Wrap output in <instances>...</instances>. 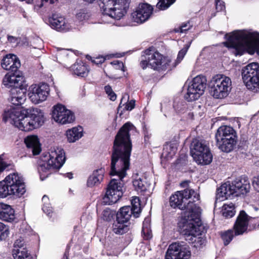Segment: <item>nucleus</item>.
<instances>
[{
	"label": "nucleus",
	"mask_w": 259,
	"mask_h": 259,
	"mask_svg": "<svg viewBox=\"0 0 259 259\" xmlns=\"http://www.w3.org/2000/svg\"><path fill=\"white\" fill-rule=\"evenodd\" d=\"M170 60L163 56L153 48L145 51L142 55L140 66L145 69L150 67L158 71L166 70L169 66Z\"/></svg>",
	"instance_id": "6e6552de"
},
{
	"label": "nucleus",
	"mask_w": 259,
	"mask_h": 259,
	"mask_svg": "<svg viewBox=\"0 0 259 259\" xmlns=\"http://www.w3.org/2000/svg\"><path fill=\"white\" fill-rule=\"evenodd\" d=\"M106 93L108 95L109 99L111 101H115L116 99V95L113 91L110 85H106L104 88Z\"/></svg>",
	"instance_id": "79ce46f5"
},
{
	"label": "nucleus",
	"mask_w": 259,
	"mask_h": 259,
	"mask_svg": "<svg viewBox=\"0 0 259 259\" xmlns=\"http://www.w3.org/2000/svg\"><path fill=\"white\" fill-rule=\"evenodd\" d=\"M66 175V177H68L69 179H71L73 178V174L71 173H67Z\"/></svg>",
	"instance_id": "bf43d9fd"
},
{
	"label": "nucleus",
	"mask_w": 259,
	"mask_h": 259,
	"mask_svg": "<svg viewBox=\"0 0 259 259\" xmlns=\"http://www.w3.org/2000/svg\"><path fill=\"white\" fill-rule=\"evenodd\" d=\"M254 210H256V211H257V210H258V208H256V207H254Z\"/></svg>",
	"instance_id": "774afa93"
},
{
	"label": "nucleus",
	"mask_w": 259,
	"mask_h": 259,
	"mask_svg": "<svg viewBox=\"0 0 259 259\" xmlns=\"http://www.w3.org/2000/svg\"><path fill=\"white\" fill-rule=\"evenodd\" d=\"M57 1V0H50V4H54V3H55Z\"/></svg>",
	"instance_id": "69168bd1"
},
{
	"label": "nucleus",
	"mask_w": 259,
	"mask_h": 259,
	"mask_svg": "<svg viewBox=\"0 0 259 259\" xmlns=\"http://www.w3.org/2000/svg\"><path fill=\"white\" fill-rule=\"evenodd\" d=\"M191 45V42L189 41L185 44L184 47L179 52L178 56L176 59V63L178 64L180 63L186 55L189 48Z\"/></svg>",
	"instance_id": "c9c22d12"
},
{
	"label": "nucleus",
	"mask_w": 259,
	"mask_h": 259,
	"mask_svg": "<svg viewBox=\"0 0 259 259\" xmlns=\"http://www.w3.org/2000/svg\"><path fill=\"white\" fill-rule=\"evenodd\" d=\"M234 206L233 203H230L229 204H225L223 205L222 210V213L225 218H230L235 214Z\"/></svg>",
	"instance_id": "72a5a7b5"
},
{
	"label": "nucleus",
	"mask_w": 259,
	"mask_h": 259,
	"mask_svg": "<svg viewBox=\"0 0 259 259\" xmlns=\"http://www.w3.org/2000/svg\"><path fill=\"white\" fill-rule=\"evenodd\" d=\"M249 219L244 210L240 212L233 227L236 236L242 235L247 231Z\"/></svg>",
	"instance_id": "aec40b11"
},
{
	"label": "nucleus",
	"mask_w": 259,
	"mask_h": 259,
	"mask_svg": "<svg viewBox=\"0 0 259 259\" xmlns=\"http://www.w3.org/2000/svg\"><path fill=\"white\" fill-rule=\"evenodd\" d=\"M48 22L52 28L59 32H67L74 28L70 21L58 14H54L50 16Z\"/></svg>",
	"instance_id": "f3484780"
},
{
	"label": "nucleus",
	"mask_w": 259,
	"mask_h": 259,
	"mask_svg": "<svg viewBox=\"0 0 259 259\" xmlns=\"http://www.w3.org/2000/svg\"><path fill=\"white\" fill-rule=\"evenodd\" d=\"M215 5L218 11H222L225 8L224 3L221 0H215Z\"/></svg>",
	"instance_id": "3c124183"
},
{
	"label": "nucleus",
	"mask_w": 259,
	"mask_h": 259,
	"mask_svg": "<svg viewBox=\"0 0 259 259\" xmlns=\"http://www.w3.org/2000/svg\"><path fill=\"white\" fill-rule=\"evenodd\" d=\"M71 69L73 74L81 77L87 76L89 71L87 66L81 61L75 63Z\"/></svg>",
	"instance_id": "cd10ccee"
},
{
	"label": "nucleus",
	"mask_w": 259,
	"mask_h": 259,
	"mask_svg": "<svg viewBox=\"0 0 259 259\" xmlns=\"http://www.w3.org/2000/svg\"><path fill=\"white\" fill-rule=\"evenodd\" d=\"M12 254L14 259H31V256L28 253L27 249L24 248H14Z\"/></svg>",
	"instance_id": "473e14b6"
},
{
	"label": "nucleus",
	"mask_w": 259,
	"mask_h": 259,
	"mask_svg": "<svg viewBox=\"0 0 259 259\" xmlns=\"http://www.w3.org/2000/svg\"><path fill=\"white\" fill-rule=\"evenodd\" d=\"M114 213L110 209H106L102 212V219L106 221H110L113 217Z\"/></svg>",
	"instance_id": "a19ab883"
},
{
	"label": "nucleus",
	"mask_w": 259,
	"mask_h": 259,
	"mask_svg": "<svg viewBox=\"0 0 259 259\" xmlns=\"http://www.w3.org/2000/svg\"><path fill=\"white\" fill-rule=\"evenodd\" d=\"M217 145L222 151L230 152L234 149L237 142V136L233 127L222 125L217 130L215 135Z\"/></svg>",
	"instance_id": "1a4fd4ad"
},
{
	"label": "nucleus",
	"mask_w": 259,
	"mask_h": 259,
	"mask_svg": "<svg viewBox=\"0 0 259 259\" xmlns=\"http://www.w3.org/2000/svg\"><path fill=\"white\" fill-rule=\"evenodd\" d=\"M176 0H159L156 7L159 10H164L169 7Z\"/></svg>",
	"instance_id": "4c0bfd02"
},
{
	"label": "nucleus",
	"mask_w": 259,
	"mask_h": 259,
	"mask_svg": "<svg viewBox=\"0 0 259 259\" xmlns=\"http://www.w3.org/2000/svg\"><path fill=\"white\" fill-rule=\"evenodd\" d=\"M8 40L10 43L14 45H17L19 42V39L13 36L8 35Z\"/></svg>",
	"instance_id": "603ef678"
},
{
	"label": "nucleus",
	"mask_w": 259,
	"mask_h": 259,
	"mask_svg": "<svg viewBox=\"0 0 259 259\" xmlns=\"http://www.w3.org/2000/svg\"><path fill=\"white\" fill-rule=\"evenodd\" d=\"M234 236L236 235L232 230H229L223 233L222 235V238L224 240V244L225 245H228L232 240Z\"/></svg>",
	"instance_id": "e433bc0d"
},
{
	"label": "nucleus",
	"mask_w": 259,
	"mask_h": 259,
	"mask_svg": "<svg viewBox=\"0 0 259 259\" xmlns=\"http://www.w3.org/2000/svg\"><path fill=\"white\" fill-rule=\"evenodd\" d=\"M42 210L48 215H50L53 212L52 208L50 204L49 205L43 204Z\"/></svg>",
	"instance_id": "8fccbe9b"
},
{
	"label": "nucleus",
	"mask_w": 259,
	"mask_h": 259,
	"mask_svg": "<svg viewBox=\"0 0 259 259\" xmlns=\"http://www.w3.org/2000/svg\"><path fill=\"white\" fill-rule=\"evenodd\" d=\"M83 130L81 126L74 127L68 130L66 132L67 140L70 143H73L78 140L82 136Z\"/></svg>",
	"instance_id": "bb28decb"
},
{
	"label": "nucleus",
	"mask_w": 259,
	"mask_h": 259,
	"mask_svg": "<svg viewBox=\"0 0 259 259\" xmlns=\"http://www.w3.org/2000/svg\"><path fill=\"white\" fill-rule=\"evenodd\" d=\"M190 254V251L187 245L174 243L169 246L165 259H189Z\"/></svg>",
	"instance_id": "dca6fc26"
},
{
	"label": "nucleus",
	"mask_w": 259,
	"mask_h": 259,
	"mask_svg": "<svg viewBox=\"0 0 259 259\" xmlns=\"http://www.w3.org/2000/svg\"><path fill=\"white\" fill-rule=\"evenodd\" d=\"M254 228L255 229L258 230V229H259V223H258V224H256V225H255L254 226Z\"/></svg>",
	"instance_id": "680f3d73"
},
{
	"label": "nucleus",
	"mask_w": 259,
	"mask_h": 259,
	"mask_svg": "<svg viewBox=\"0 0 259 259\" xmlns=\"http://www.w3.org/2000/svg\"><path fill=\"white\" fill-rule=\"evenodd\" d=\"M122 100H123V99L121 100V102L119 104V108H121V104H122Z\"/></svg>",
	"instance_id": "338daca9"
},
{
	"label": "nucleus",
	"mask_w": 259,
	"mask_h": 259,
	"mask_svg": "<svg viewBox=\"0 0 259 259\" xmlns=\"http://www.w3.org/2000/svg\"><path fill=\"white\" fill-rule=\"evenodd\" d=\"M105 172L104 169L101 168L95 170L89 177L87 185L88 187L98 186L102 181Z\"/></svg>",
	"instance_id": "b1692460"
},
{
	"label": "nucleus",
	"mask_w": 259,
	"mask_h": 259,
	"mask_svg": "<svg viewBox=\"0 0 259 259\" xmlns=\"http://www.w3.org/2000/svg\"><path fill=\"white\" fill-rule=\"evenodd\" d=\"M51 115L56 122L66 124L73 122L75 116L73 113L62 104L58 103L52 107Z\"/></svg>",
	"instance_id": "4468645a"
},
{
	"label": "nucleus",
	"mask_w": 259,
	"mask_h": 259,
	"mask_svg": "<svg viewBox=\"0 0 259 259\" xmlns=\"http://www.w3.org/2000/svg\"><path fill=\"white\" fill-rule=\"evenodd\" d=\"M206 82V78L203 75H197L194 77L191 84L188 87L187 93L185 95V99L189 102L197 100L203 94Z\"/></svg>",
	"instance_id": "ddd939ff"
},
{
	"label": "nucleus",
	"mask_w": 259,
	"mask_h": 259,
	"mask_svg": "<svg viewBox=\"0 0 259 259\" xmlns=\"http://www.w3.org/2000/svg\"><path fill=\"white\" fill-rule=\"evenodd\" d=\"M124 106L123 110L126 111H131L133 109L135 106V101L131 100L123 104Z\"/></svg>",
	"instance_id": "c03bdc74"
},
{
	"label": "nucleus",
	"mask_w": 259,
	"mask_h": 259,
	"mask_svg": "<svg viewBox=\"0 0 259 259\" xmlns=\"http://www.w3.org/2000/svg\"><path fill=\"white\" fill-rule=\"evenodd\" d=\"M242 78L246 88L254 92L259 91V64L250 63L242 69Z\"/></svg>",
	"instance_id": "f8f14e48"
},
{
	"label": "nucleus",
	"mask_w": 259,
	"mask_h": 259,
	"mask_svg": "<svg viewBox=\"0 0 259 259\" xmlns=\"http://www.w3.org/2000/svg\"><path fill=\"white\" fill-rule=\"evenodd\" d=\"M188 115H189L190 118H193V115L192 113L189 112Z\"/></svg>",
	"instance_id": "e2e57ef3"
},
{
	"label": "nucleus",
	"mask_w": 259,
	"mask_h": 259,
	"mask_svg": "<svg viewBox=\"0 0 259 259\" xmlns=\"http://www.w3.org/2000/svg\"><path fill=\"white\" fill-rule=\"evenodd\" d=\"M62 259H68V256L67 255L66 252L65 253Z\"/></svg>",
	"instance_id": "0e129e2a"
},
{
	"label": "nucleus",
	"mask_w": 259,
	"mask_h": 259,
	"mask_svg": "<svg viewBox=\"0 0 259 259\" xmlns=\"http://www.w3.org/2000/svg\"><path fill=\"white\" fill-rule=\"evenodd\" d=\"M191 153L198 164L207 165L212 161V155L208 143L204 140L194 139L191 145Z\"/></svg>",
	"instance_id": "9b49d317"
},
{
	"label": "nucleus",
	"mask_w": 259,
	"mask_h": 259,
	"mask_svg": "<svg viewBox=\"0 0 259 259\" xmlns=\"http://www.w3.org/2000/svg\"><path fill=\"white\" fill-rule=\"evenodd\" d=\"M129 230L128 223H125L123 221H116L113 224V231L118 234H122L127 232Z\"/></svg>",
	"instance_id": "c756f323"
},
{
	"label": "nucleus",
	"mask_w": 259,
	"mask_h": 259,
	"mask_svg": "<svg viewBox=\"0 0 259 259\" xmlns=\"http://www.w3.org/2000/svg\"><path fill=\"white\" fill-rule=\"evenodd\" d=\"M3 118L25 132L39 127L45 121L44 113L37 108H11L5 112Z\"/></svg>",
	"instance_id": "7ed1b4c3"
},
{
	"label": "nucleus",
	"mask_w": 259,
	"mask_h": 259,
	"mask_svg": "<svg viewBox=\"0 0 259 259\" xmlns=\"http://www.w3.org/2000/svg\"><path fill=\"white\" fill-rule=\"evenodd\" d=\"M199 199V195L194 190L185 189L176 192L169 198L171 207L186 210L182 219L183 231L187 238L192 242L199 241L198 236L201 234L203 226L201 225L200 207L194 203Z\"/></svg>",
	"instance_id": "f03ea898"
},
{
	"label": "nucleus",
	"mask_w": 259,
	"mask_h": 259,
	"mask_svg": "<svg viewBox=\"0 0 259 259\" xmlns=\"http://www.w3.org/2000/svg\"><path fill=\"white\" fill-rule=\"evenodd\" d=\"M0 219L10 222L15 219V212L10 205L0 203Z\"/></svg>",
	"instance_id": "393cba45"
},
{
	"label": "nucleus",
	"mask_w": 259,
	"mask_h": 259,
	"mask_svg": "<svg viewBox=\"0 0 259 259\" xmlns=\"http://www.w3.org/2000/svg\"><path fill=\"white\" fill-rule=\"evenodd\" d=\"M111 64L113 65L116 69H120L122 71H124V65L122 62H120L119 60H115L113 62H111Z\"/></svg>",
	"instance_id": "a18cd8bd"
},
{
	"label": "nucleus",
	"mask_w": 259,
	"mask_h": 259,
	"mask_svg": "<svg viewBox=\"0 0 259 259\" xmlns=\"http://www.w3.org/2000/svg\"><path fill=\"white\" fill-rule=\"evenodd\" d=\"M24 241L22 239H17L14 244V248H24Z\"/></svg>",
	"instance_id": "de8ad7c7"
},
{
	"label": "nucleus",
	"mask_w": 259,
	"mask_h": 259,
	"mask_svg": "<svg viewBox=\"0 0 259 259\" xmlns=\"http://www.w3.org/2000/svg\"><path fill=\"white\" fill-rule=\"evenodd\" d=\"M7 166L6 163L3 161V159L0 157V174L4 171Z\"/></svg>",
	"instance_id": "6e6d98bb"
},
{
	"label": "nucleus",
	"mask_w": 259,
	"mask_h": 259,
	"mask_svg": "<svg viewBox=\"0 0 259 259\" xmlns=\"http://www.w3.org/2000/svg\"><path fill=\"white\" fill-rule=\"evenodd\" d=\"M192 26L190 25L189 22H187L186 23L183 24L182 26L177 30V32H180L181 33L185 32L186 31L188 30L191 28Z\"/></svg>",
	"instance_id": "49530a36"
},
{
	"label": "nucleus",
	"mask_w": 259,
	"mask_h": 259,
	"mask_svg": "<svg viewBox=\"0 0 259 259\" xmlns=\"http://www.w3.org/2000/svg\"><path fill=\"white\" fill-rule=\"evenodd\" d=\"M1 66L5 70H9L12 72H16L20 67L21 64L18 57L14 54L6 55L3 59Z\"/></svg>",
	"instance_id": "412c9836"
},
{
	"label": "nucleus",
	"mask_w": 259,
	"mask_h": 259,
	"mask_svg": "<svg viewBox=\"0 0 259 259\" xmlns=\"http://www.w3.org/2000/svg\"><path fill=\"white\" fill-rule=\"evenodd\" d=\"M24 143L27 147L31 150L33 155H36L41 151L40 144L37 136L29 135L24 139Z\"/></svg>",
	"instance_id": "5701e85b"
},
{
	"label": "nucleus",
	"mask_w": 259,
	"mask_h": 259,
	"mask_svg": "<svg viewBox=\"0 0 259 259\" xmlns=\"http://www.w3.org/2000/svg\"><path fill=\"white\" fill-rule=\"evenodd\" d=\"M250 185L247 177L236 178L231 183H225L217 190L215 204L223 201L231 196H239L249 191Z\"/></svg>",
	"instance_id": "423d86ee"
},
{
	"label": "nucleus",
	"mask_w": 259,
	"mask_h": 259,
	"mask_svg": "<svg viewBox=\"0 0 259 259\" xmlns=\"http://www.w3.org/2000/svg\"><path fill=\"white\" fill-rule=\"evenodd\" d=\"M65 161V152L60 147L53 148L48 153L43 154L38 167L40 179L44 180L54 170L60 169Z\"/></svg>",
	"instance_id": "39448f33"
},
{
	"label": "nucleus",
	"mask_w": 259,
	"mask_h": 259,
	"mask_svg": "<svg viewBox=\"0 0 259 259\" xmlns=\"http://www.w3.org/2000/svg\"><path fill=\"white\" fill-rule=\"evenodd\" d=\"M9 233L8 227L0 222V240L6 239L8 236Z\"/></svg>",
	"instance_id": "ea45409f"
},
{
	"label": "nucleus",
	"mask_w": 259,
	"mask_h": 259,
	"mask_svg": "<svg viewBox=\"0 0 259 259\" xmlns=\"http://www.w3.org/2000/svg\"><path fill=\"white\" fill-rule=\"evenodd\" d=\"M153 8L147 3L141 4L132 14L133 21L141 24L148 20L152 15Z\"/></svg>",
	"instance_id": "a211bd4d"
},
{
	"label": "nucleus",
	"mask_w": 259,
	"mask_h": 259,
	"mask_svg": "<svg viewBox=\"0 0 259 259\" xmlns=\"http://www.w3.org/2000/svg\"><path fill=\"white\" fill-rule=\"evenodd\" d=\"M224 45L235 56L245 53L259 54V33L250 30L235 31L229 35Z\"/></svg>",
	"instance_id": "20e7f679"
},
{
	"label": "nucleus",
	"mask_w": 259,
	"mask_h": 259,
	"mask_svg": "<svg viewBox=\"0 0 259 259\" xmlns=\"http://www.w3.org/2000/svg\"><path fill=\"white\" fill-rule=\"evenodd\" d=\"M175 108L176 110L179 113H184L186 110V106L184 105H178Z\"/></svg>",
	"instance_id": "5fc2aeb1"
},
{
	"label": "nucleus",
	"mask_w": 259,
	"mask_h": 259,
	"mask_svg": "<svg viewBox=\"0 0 259 259\" xmlns=\"http://www.w3.org/2000/svg\"><path fill=\"white\" fill-rule=\"evenodd\" d=\"M132 214L134 215V212L131 207L125 206L121 208L118 211L116 218L118 219V221H123L125 223H128Z\"/></svg>",
	"instance_id": "c85d7f7f"
},
{
	"label": "nucleus",
	"mask_w": 259,
	"mask_h": 259,
	"mask_svg": "<svg viewBox=\"0 0 259 259\" xmlns=\"http://www.w3.org/2000/svg\"><path fill=\"white\" fill-rule=\"evenodd\" d=\"M26 185L23 177L17 172L7 176L0 182V197L8 196L20 198L26 192Z\"/></svg>",
	"instance_id": "0eeeda50"
},
{
	"label": "nucleus",
	"mask_w": 259,
	"mask_h": 259,
	"mask_svg": "<svg viewBox=\"0 0 259 259\" xmlns=\"http://www.w3.org/2000/svg\"><path fill=\"white\" fill-rule=\"evenodd\" d=\"M190 182L188 181H184L181 183V185L182 187H186Z\"/></svg>",
	"instance_id": "13d9d810"
},
{
	"label": "nucleus",
	"mask_w": 259,
	"mask_h": 259,
	"mask_svg": "<svg viewBox=\"0 0 259 259\" xmlns=\"http://www.w3.org/2000/svg\"><path fill=\"white\" fill-rule=\"evenodd\" d=\"M26 88H12L10 91V101L15 105L22 104L26 100Z\"/></svg>",
	"instance_id": "4be33fe9"
},
{
	"label": "nucleus",
	"mask_w": 259,
	"mask_h": 259,
	"mask_svg": "<svg viewBox=\"0 0 259 259\" xmlns=\"http://www.w3.org/2000/svg\"><path fill=\"white\" fill-rule=\"evenodd\" d=\"M68 51L65 49H60L58 50L56 56L61 58L62 57H66L68 55Z\"/></svg>",
	"instance_id": "864d4df0"
},
{
	"label": "nucleus",
	"mask_w": 259,
	"mask_h": 259,
	"mask_svg": "<svg viewBox=\"0 0 259 259\" xmlns=\"http://www.w3.org/2000/svg\"><path fill=\"white\" fill-rule=\"evenodd\" d=\"M42 201L43 202V204L49 205V199L48 197L46 195H44L42 198Z\"/></svg>",
	"instance_id": "4d7b16f0"
},
{
	"label": "nucleus",
	"mask_w": 259,
	"mask_h": 259,
	"mask_svg": "<svg viewBox=\"0 0 259 259\" xmlns=\"http://www.w3.org/2000/svg\"><path fill=\"white\" fill-rule=\"evenodd\" d=\"M14 72L8 73L5 76L3 81L4 85L8 88H27L24 76L19 72Z\"/></svg>",
	"instance_id": "6ab92c4d"
},
{
	"label": "nucleus",
	"mask_w": 259,
	"mask_h": 259,
	"mask_svg": "<svg viewBox=\"0 0 259 259\" xmlns=\"http://www.w3.org/2000/svg\"><path fill=\"white\" fill-rule=\"evenodd\" d=\"M132 211L134 212V217L138 218L141 212V206L140 203V199L137 197H133L131 200Z\"/></svg>",
	"instance_id": "f704fd0d"
},
{
	"label": "nucleus",
	"mask_w": 259,
	"mask_h": 259,
	"mask_svg": "<svg viewBox=\"0 0 259 259\" xmlns=\"http://www.w3.org/2000/svg\"><path fill=\"white\" fill-rule=\"evenodd\" d=\"M48 1H49V0H41V3L40 5L39 8H41V7H42L43 6L44 3L45 2H48Z\"/></svg>",
	"instance_id": "052dcab7"
},
{
	"label": "nucleus",
	"mask_w": 259,
	"mask_h": 259,
	"mask_svg": "<svg viewBox=\"0 0 259 259\" xmlns=\"http://www.w3.org/2000/svg\"><path fill=\"white\" fill-rule=\"evenodd\" d=\"M50 92V87L45 83L32 84L28 89V96L30 101L35 104L46 100Z\"/></svg>",
	"instance_id": "2eb2a0df"
},
{
	"label": "nucleus",
	"mask_w": 259,
	"mask_h": 259,
	"mask_svg": "<svg viewBox=\"0 0 259 259\" xmlns=\"http://www.w3.org/2000/svg\"><path fill=\"white\" fill-rule=\"evenodd\" d=\"M135 130V127L127 122L121 127L115 137L111 155L110 174L117 178H113L110 182L103 198L104 204H114L122 196V179L126 176V171L129 168L132 150L130 133Z\"/></svg>",
	"instance_id": "f257e3e1"
},
{
	"label": "nucleus",
	"mask_w": 259,
	"mask_h": 259,
	"mask_svg": "<svg viewBox=\"0 0 259 259\" xmlns=\"http://www.w3.org/2000/svg\"><path fill=\"white\" fill-rule=\"evenodd\" d=\"M177 151V145L175 144H167L164 146L162 156L167 159L171 158Z\"/></svg>",
	"instance_id": "7c9ffc66"
},
{
	"label": "nucleus",
	"mask_w": 259,
	"mask_h": 259,
	"mask_svg": "<svg viewBox=\"0 0 259 259\" xmlns=\"http://www.w3.org/2000/svg\"><path fill=\"white\" fill-rule=\"evenodd\" d=\"M90 14L85 9H80L76 14V19L79 21L88 20L90 17Z\"/></svg>",
	"instance_id": "58836bf2"
},
{
	"label": "nucleus",
	"mask_w": 259,
	"mask_h": 259,
	"mask_svg": "<svg viewBox=\"0 0 259 259\" xmlns=\"http://www.w3.org/2000/svg\"><path fill=\"white\" fill-rule=\"evenodd\" d=\"M210 94L216 99L227 97L232 89L231 79L223 74H217L211 79L210 83Z\"/></svg>",
	"instance_id": "9d476101"
},
{
	"label": "nucleus",
	"mask_w": 259,
	"mask_h": 259,
	"mask_svg": "<svg viewBox=\"0 0 259 259\" xmlns=\"http://www.w3.org/2000/svg\"><path fill=\"white\" fill-rule=\"evenodd\" d=\"M114 55L113 54H110L109 55H107L105 57H104L103 56H99L98 57H97L93 59L92 60V62L96 64H99L103 63L104 61L108 59H109L111 57H114Z\"/></svg>",
	"instance_id": "37998d69"
},
{
	"label": "nucleus",
	"mask_w": 259,
	"mask_h": 259,
	"mask_svg": "<svg viewBox=\"0 0 259 259\" xmlns=\"http://www.w3.org/2000/svg\"><path fill=\"white\" fill-rule=\"evenodd\" d=\"M252 184L254 189L259 192V176L253 178Z\"/></svg>",
	"instance_id": "09e8293b"
},
{
	"label": "nucleus",
	"mask_w": 259,
	"mask_h": 259,
	"mask_svg": "<svg viewBox=\"0 0 259 259\" xmlns=\"http://www.w3.org/2000/svg\"><path fill=\"white\" fill-rule=\"evenodd\" d=\"M133 185L136 190L139 192L146 191L149 186L146 178L143 175L136 174L133 176Z\"/></svg>",
	"instance_id": "a878e982"
},
{
	"label": "nucleus",
	"mask_w": 259,
	"mask_h": 259,
	"mask_svg": "<svg viewBox=\"0 0 259 259\" xmlns=\"http://www.w3.org/2000/svg\"><path fill=\"white\" fill-rule=\"evenodd\" d=\"M150 219L146 218L143 222L142 234L145 239L149 240L152 237V231L150 227Z\"/></svg>",
	"instance_id": "2f4dec72"
}]
</instances>
